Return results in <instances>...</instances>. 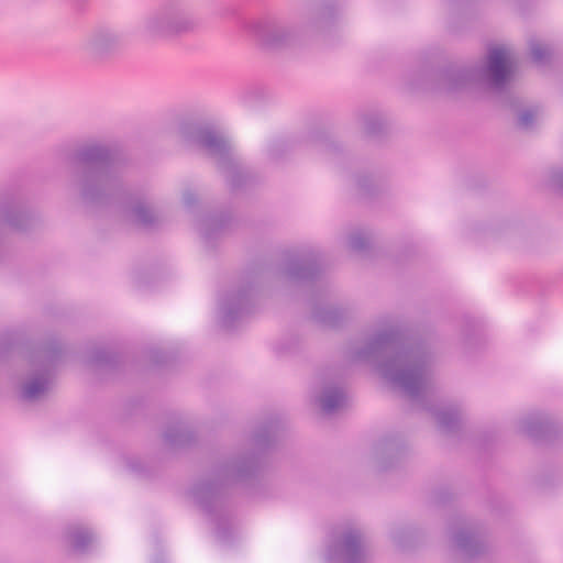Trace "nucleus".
I'll list each match as a JSON object with an SVG mask.
<instances>
[{"mask_svg":"<svg viewBox=\"0 0 563 563\" xmlns=\"http://www.w3.org/2000/svg\"><path fill=\"white\" fill-rule=\"evenodd\" d=\"M70 183L84 203L95 207L125 205V219L151 230L159 217L146 199L131 198L124 186L117 152L100 142L79 146L70 158Z\"/></svg>","mask_w":563,"mask_h":563,"instance_id":"f257e3e1","label":"nucleus"},{"mask_svg":"<svg viewBox=\"0 0 563 563\" xmlns=\"http://www.w3.org/2000/svg\"><path fill=\"white\" fill-rule=\"evenodd\" d=\"M279 431V420L265 421L254 431L250 451L218 464L191 486L190 496L216 525V537L221 543L232 542L228 508L230 484L247 483L261 477L268 464L269 452L278 440Z\"/></svg>","mask_w":563,"mask_h":563,"instance_id":"f03ea898","label":"nucleus"},{"mask_svg":"<svg viewBox=\"0 0 563 563\" xmlns=\"http://www.w3.org/2000/svg\"><path fill=\"white\" fill-rule=\"evenodd\" d=\"M347 357L352 362L373 364L383 378L400 388L410 399L422 400L432 360L423 341L408 339L398 329L385 330L365 345L351 347Z\"/></svg>","mask_w":563,"mask_h":563,"instance_id":"7ed1b4c3","label":"nucleus"},{"mask_svg":"<svg viewBox=\"0 0 563 563\" xmlns=\"http://www.w3.org/2000/svg\"><path fill=\"white\" fill-rule=\"evenodd\" d=\"M514 74V64L507 51L494 46L488 49L484 66L450 64L441 69H423L410 82L412 89L444 93L463 92L483 84L493 91L504 92Z\"/></svg>","mask_w":563,"mask_h":563,"instance_id":"20e7f679","label":"nucleus"},{"mask_svg":"<svg viewBox=\"0 0 563 563\" xmlns=\"http://www.w3.org/2000/svg\"><path fill=\"white\" fill-rule=\"evenodd\" d=\"M338 18L339 8L334 0H314L307 4L299 27L280 19L267 16L254 22L250 30L263 47L278 51L299 45L306 36L330 34L336 25Z\"/></svg>","mask_w":563,"mask_h":563,"instance_id":"39448f33","label":"nucleus"},{"mask_svg":"<svg viewBox=\"0 0 563 563\" xmlns=\"http://www.w3.org/2000/svg\"><path fill=\"white\" fill-rule=\"evenodd\" d=\"M64 355V349L56 339L40 343H23L13 335L0 340V361L23 357L27 360L30 374L21 386L20 396L26 401H36L47 395L55 382V371Z\"/></svg>","mask_w":563,"mask_h":563,"instance_id":"423d86ee","label":"nucleus"},{"mask_svg":"<svg viewBox=\"0 0 563 563\" xmlns=\"http://www.w3.org/2000/svg\"><path fill=\"white\" fill-rule=\"evenodd\" d=\"M179 134L185 143L205 151L216 159L231 191L243 189L253 180L250 169L236 155L228 137L208 122L186 121L179 126Z\"/></svg>","mask_w":563,"mask_h":563,"instance_id":"0eeeda50","label":"nucleus"},{"mask_svg":"<svg viewBox=\"0 0 563 563\" xmlns=\"http://www.w3.org/2000/svg\"><path fill=\"white\" fill-rule=\"evenodd\" d=\"M199 22L189 0H165L142 16L139 32L159 40L194 32Z\"/></svg>","mask_w":563,"mask_h":563,"instance_id":"6e6552de","label":"nucleus"},{"mask_svg":"<svg viewBox=\"0 0 563 563\" xmlns=\"http://www.w3.org/2000/svg\"><path fill=\"white\" fill-rule=\"evenodd\" d=\"M261 274L247 271L243 274L238 285L225 291L218 303V322L231 331L238 323L250 316L255 306L260 290Z\"/></svg>","mask_w":563,"mask_h":563,"instance_id":"1a4fd4ad","label":"nucleus"},{"mask_svg":"<svg viewBox=\"0 0 563 563\" xmlns=\"http://www.w3.org/2000/svg\"><path fill=\"white\" fill-rule=\"evenodd\" d=\"M365 537L358 528H345L332 536L325 550L327 563H366Z\"/></svg>","mask_w":563,"mask_h":563,"instance_id":"9d476101","label":"nucleus"},{"mask_svg":"<svg viewBox=\"0 0 563 563\" xmlns=\"http://www.w3.org/2000/svg\"><path fill=\"white\" fill-rule=\"evenodd\" d=\"M284 274L290 280L302 284H314L323 274V260L319 251L309 249L289 257Z\"/></svg>","mask_w":563,"mask_h":563,"instance_id":"9b49d317","label":"nucleus"},{"mask_svg":"<svg viewBox=\"0 0 563 563\" xmlns=\"http://www.w3.org/2000/svg\"><path fill=\"white\" fill-rule=\"evenodd\" d=\"M329 289L325 286L310 287L308 302L311 306V318L314 322L327 328H338L346 319L345 309L327 305Z\"/></svg>","mask_w":563,"mask_h":563,"instance_id":"f8f14e48","label":"nucleus"},{"mask_svg":"<svg viewBox=\"0 0 563 563\" xmlns=\"http://www.w3.org/2000/svg\"><path fill=\"white\" fill-rule=\"evenodd\" d=\"M518 431L534 441L552 442L561 432V426L543 412L529 413L518 421Z\"/></svg>","mask_w":563,"mask_h":563,"instance_id":"ddd939ff","label":"nucleus"},{"mask_svg":"<svg viewBox=\"0 0 563 563\" xmlns=\"http://www.w3.org/2000/svg\"><path fill=\"white\" fill-rule=\"evenodd\" d=\"M455 521L456 528L451 536L455 548L468 558L485 553L487 545L482 532L473 526L466 525L463 518L459 517Z\"/></svg>","mask_w":563,"mask_h":563,"instance_id":"4468645a","label":"nucleus"},{"mask_svg":"<svg viewBox=\"0 0 563 563\" xmlns=\"http://www.w3.org/2000/svg\"><path fill=\"white\" fill-rule=\"evenodd\" d=\"M407 448L398 434L382 438L374 446V455L379 471L395 467L406 455Z\"/></svg>","mask_w":563,"mask_h":563,"instance_id":"2eb2a0df","label":"nucleus"},{"mask_svg":"<svg viewBox=\"0 0 563 563\" xmlns=\"http://www.w3.org/2000/svg\"><path fill=\"white\" fill-rule=\"evenodd\" d=\"M123 41L119 31L102 26L95 30L85 41L84 49L91 56H101L118 48Z\"/></svg>","mask_w":563,"mask_h":563,"instance_id":"dca6fc26","label":"nucleus"},{"mask_svg":"<svg viewBox=\"0 0 563 563\" xmlns=\"http://www.w3.org/2000/svg\"><path fill=\"white\" fill-rule=\"evenodd\" d=\"M503 103L508 107L516 117V126L522 131H531L537 125L541 115V108L537 104H523L522 100L511 92L503 96Z\"/></svg>","mask_w":563,"mask_h":563,"instance_id":"f3484780","label":"nucleus"},{"mask_svg":"<svg viewBox=\"0 0 563 563\" xmlns=\"http://www.w3.org/2000/svg\"><path fill=\"white\" fill-rule=\"evenodd\" d=\"M232 217L228 212L214 213L205 217L199 224L200 235L208 247L213 246L223 232L230 228Z\"/></svg>","mask_w":563,"mask_h":563,"instance_id":"a211bd4d","label":"nucleus"},{"mask_svg":"<svg viewBox=\"0 0 563 563\" xmlns=\"http://www.w3.org/2000/svg\"><path fill=\"white\" fill-rule=\"evenodd\" d=\"M164 442L172 449L190 446L196 441V432L185 421L172 422L164 432Z\"/></svg>","mask_w":563,"mask_h":563,"instance_id":"6ab92c4d","label":"nucleus"},{"mask_svg":"<svg viewBox=\"0 0 563 563\" xmlns=\"http://www.w3.org/2000/svg\"><path fill=\"white\" fill-rule=\"evenodd\" d=\"M317 401L323 413L331 415L344 407L346 404V394L342 387L329 385L322 389Z\"/></svg>","mask_w":563,"mask_h":563,"instance_id":"aec40b11","label":"nucleus"},{"mask_svg":"<svg viewBox=\"0 0 563 563\" xmlns=\"http://www.w3.org/2000/svg\"><path fill=\"white\" fill-rule=\"evenodd\" d=\"M427 409L432 412L438 428L442 433L446 435L457 433L461 428V412L456 407H445L439 410Z\"/></svg>","mask_w":563,"mask_h":563,"instance_id":"412c9836","label":"nucleus"},{"mask_svg":"<svg viewBox=\"0 0 563 563\" xmlns=\"http://www.w3.org/2000/svg\"><path fill=\"white\" fill-rule=\"evenodd\" d=\"M66 536L74 551L79 553H85L88 545L95 541L93 532L81 526L68 527Z\"/></svg>","mask_w":563,"mask_h":563,"instance_id":"4be33fe9","label":"nucleus"},{"mask_svg":"<svg viewBox=\"0 0 563 563\" xmlns=\"http://www.w3.org/2000/svg\"><path fill=\"white\" fill-rule=\"evenodd\" d=\"M420 536L419 529L412 526L396 527L390 532L393 542L399 549L407 550L416 545Z\"/></svg>","mask_w":563,"mask_h":563,"instance_id":"5701e85b","label":"nucleus"},{"mask_svg":"<svg viewBox=\"0 0 563 563\" xmlns=\"http://www.w3.org/2000/svg\"><path fill=\"white\" fill-rule=\"evenodd\" d=\"M121 361V355L114 351L95 349L90 353L88 363L100 368L114 369L119 366Z\"/></svg>","mask_w":563,"mask_h":563,"instance_id":"b1692460","label":"nucleus"},{"mask_svg":"<svg viewBox=\"0 0 563 563\" xmlns=\"http://www.w3.org/2000/svg\"><path fill=\"white\" fill-rule=\"evenodd\" d=\"M295 143L286 137H273L267 145V157L273 163H280L287 158Z\"/></svg>","mask_w":563,"mask_h":563,"instance_id":"393cba45","label":"nucleus"},{"mask_svg":"<svg viewBox=\"0 0 563 563\" xmlns=\"http://www.w3.org/2000/svg\"><path fill=\"white\" fill-rule=\"evenodd\" d=\"M310 141L314 143L318 151L329 155L335 156L342 152L341 145L324 134L311 135Z\"/></svg>","mask_w":563,"mask_h":563,"instance_id":"a878e982","label":"nucleus"},{"mask_svg":"<svg viewBox=\"0 0 563 563\" xmlns=\"http://www.w3.org/2000/svg\"><path fill=\"white\" fill-rule=\"evenodd\" d=\"M364 131L369 136H378L385 130V121L378 114H365L363 117Z\"/></svg>","mask_w":563,"mask_h":563,"instance_id":"bb28decb","label":"nucleus"},{"mask_svg":"<svg viewBox=\"0 0 563 563\" xmlns=\"http://www.w3.org/2000/svg\"><path fill=\"white\" fill-rule=\"evenodd\" d=\"M371 239L364 231H355L349 236V247L356 253H365L369 250Z\"/></svg>","mask_w":563,"mask_h":563,"instance_id":"cd10ccee","label":"nucleus"},{"mask_svg":"<svg viewBox=\"0 0 563 563\" xmlns=\"http://www.w3.org/2000/svg\"><path fill=\"white\" fill-rule=\"evenodd\" d=\"M530 55L532 62L537 65H545L550 60L551 52L547 46L538 42H531Z\"/></svg>","mask_w":563,"mask_h":563,"instance_id":"c85d7f7f","label":"nucleus"},{"mask_svg":"<svg viewBox=\"0 0 563 563\" xmlns=\"http://www.w3.org/2000/svg\"><path fill=\"white\" fill-rule=\"evenodd\" d=\"M356 186L363 196H372L376 192L377 180L373 175H358L356 177Z\"/></svg>","mask_w":563,"mask_h":563,"instance_id":"c756f323","label":"nucleus"},{"mask_svg":"<svg viewBox=\"0 0 563 563\" xmlns=\"http://www.w3.org/2000/svg\"><path fill=\"white\" fill-rule=\"evenodd\" d=\"M549 186L559 195L563 196V168L553 167L549 172Z\"/></svg>","mask_w":563,"mask_h":563,"instance_id":"7c9ffc66","label":"nucleus"},{"mask_svg":"<svg viewBox=\"0 0 563 563\" xmlns=\"http://www.w3.org/2000/svg\"><path fill=\"white\" fill-rule=\"evenodd\" d=\"M128 468L139 475V476H147L150 474L147 465L137 457H131L126 461Z\"/></svg>","mask_w":563,"mask_h":563,"instance_id":"2f4dec72","label":"nucleus"},{"mask_svg":"<svg viewBox=\"0 0 563 563\" xmlns=\"http://www.w3.org/2000/svg\"><path fill=\"white\" fill-rule=\"evenodd\" d=\"M452 497V494L446 488H439L432 494V500L435 505H444Z\"/></svg>","mask_w":563,"mask_h":563,"instance_id":"473e14b6","label":"nucleus"},{"mask_svg":"<svg viewBox=\"0 0 563 563\" xmlns=\"http://www.w3.org/2000/svg\"><path fill=\"white\" fill-rule=\"evenodd\" d=\"M264 96V91L260 88H253V89H250L249 91H246L243 97H242V101L243 103L246 106V107H253L254 106V102H253V98H262Z\"/></svg>","mask_w":563,"mask_h":563,"instance_id":"72a5a7b5","label":"nucleus"},{"mask_svg":"<svg viewBox=\"0 0 563 563\" xmlns=\"http://www.w3.org/2000/svg\"><path fill=\"white\" fill-rule=\"evenodd\" d=\"M181 200H183V203L184 206L188 209V210H191L192 208H195L197 205H198V197L197 195L190 190V189H187L183 192V197H181Z\"/></svg>","mask_w":563,"mask_h":563,"instance_id":"f704fd0d","label":"nucleus"},{"mask_svg":"<svg viewBox=\"0 0 563 563\" xmlns=\"http://www.w3.org/2000/svg\"><path fill=\"white\" fill-rule=\"evenodd\" d=\"M150 358L154 364H165L168 360V355L165 352L153 350L151 351Z\"/></svg>","mask_w":563,"mask_h":563,"instance_id":"c9c22d12","label":"nucleus"},{"mask_svg":"<svg viewBox=\"0 0 563 563\" xmlns=\"http://www.w3.org/2000/svg\"><path fill=\"white\" fill-rule=\"evenodd\" d=\"M450 8L455 7H465L472 0H445Z\"/></svg>","mask_w":563,"mask_h":563,"instance_id":"e433bc0d","label":"nucleus"},{"mask_svg":"<svg viewBox=\"0 0 563 563\" xmlns=\"http://www.w3.org/2000/svg\"><path fill=\"white\" fill-rule=\"evenodd\" d=\"M476 325H477V321L476 320L467 318L466 319V334L465 335L468 336L470 335L468 332L472 331V330H475Z\"/></svg>","mask_w":563,"mask_h":563,"instance_id":"4c0bfd02","label":"nucleus"},{"mask_svg":"<svg viewBox=\"0 0 563 563\" xmlns=\"http://www.w3.org/2000/svg\"><path fill=\"white\" fill-rule=\"evenodd\" d=\"M276 350H277V352L283 353V352H288V351H290V347H286V346H284V345L280 343V344H278V345L276 346Z\"/></svg>","mask_w":563,"mask_h":563,"instance_id":"58836bf2","label":"nucleus"},{"mask_svg":"<svg viewBox=\"0 0 563 563\" xmlns=\"http://www.w3.org/2000/svg\"><path fill=\"white\" fill-rule=\"evenodd\" d=\"M153 563H166L162 558H156Z\"/></svg>","mask_w":563,"mask_h":563,"instance_id":"ea45409f","label":"nucleus"}]
</instances>
